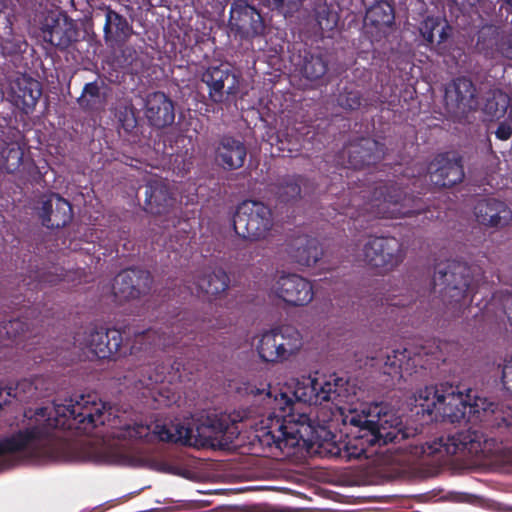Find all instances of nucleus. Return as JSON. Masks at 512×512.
I'll list each match as a JSON object with an SVG mask.
<instances>
[{
  "label": "nucleus",
  "instance_id": "obj_1",
  "mask_svg": "<svg viewBox=\"0 0 512 512\" xmlns=\"http://www.w3.org/2000/svg\"><path fill=\"white\" fill-rule=\"evenodd\" d=\"M364 394L355 383L335 374L292 378L285 384V391L273 398V407L279 413L260 422L256 437L262 445L274 446L287 455L295 447L313 445L325 432L327 419L313 420L314 409L310 406L331 402L344 424L358 428L355 438L338 450L340 457L361 458L368 446L406 438L396 413L383 403L362 402Z\"/></svg>",
  "mask_w": 512,
  "mask_h": 512
},
{
  "label": "nucleus",
  "instance_id": "obj_2",
  "mask_svg": "<svg viewBox=\"0 0 512 512\" xmlns=\"http://www.w3.org/2000/svg\"><path fill=\"white\" fill-rule=\"evenodd\" d=\"M57 429L101 438L104 447L95 456L98 460L126 464L124 454L113 439H146L151 426L129 420L124 414L114 415L97 395L85 394L45 407L29 408L24 412L23 428L0 440V470L19 459L60 460L51 437Z\"/></svg>",
  "mask_w": 512,
  "mask_h": 512
},
{
  "label": "nucleus",
  "instance_id": "obj_3",
  "mask_svg": "<svg viewBox=\"0 0 512 512\" xmlns=\"http://www.w3.org/2000/svg\"><path fill=\"white\" fill-rule=\"evenodd\" d=\"M415 402L423 412L454 422L477 424L487 421L494 413L496 405L486 398L479 397L471 390L464 393L452 386L425 387L415 395Z\"/></svg>",
  "mask_w": 512,
  "mask_h": 512
},
{
  "label": "nucleus",
  "instance_id": "obj_4",
  "mask_svg": "<svg viewBox=\"0 0 512 512\" xmlns=\"http://www.w3.org/2000/svg\"><path fill=\"white\" fill-rule=\"evenodd\" d=\"M150 426L149 441H170L190 446L222 447L238 434L229 415L215 412L201 415L193 424L177 423L167 427L156 422Z\"/></svg>",
  "mask_w": 512,
  "mask_h": 512
},
{
  "label": "nucleus",
  "instance_id": "obj_5",
  "mask_svg": "<svg viewBox=\"0 0 512 512\" xmlns=\"http://www.w3.org/2000/svg\"><path fill=\"white\" fill-rule=\"evenodd\" d=\"M304 347L301 331L292 325H282L258 337L255 349L259 358L267 363L279 364L297 357Z\"/></svg>",
  "mask_w": 512,
  "mask_h": 512
},
{
  "label": "nucleus",
  "instance_id": "obj_6",
  "mask_svg": "<svg viewBox=\"0 0 512 512\" xmlns=\"http://www.w3.org/2000/svg\"><path fill=\"white\" fill-rule=\"evenodd\" d=\"M480 276L479 269L465 263L451 262L437 270L434 284L444 303L454 306L465 301L468 294L474 291Z\"/></svg>",
  "mask_w": 512,
  "mask_h": 512
},
{
  "label": "nucleus",
  "instance_id": "obj_7",
  "mask_svg": "<svg viewBox=\"0 0 512 512\" xmlns=\"http://www.w3.org/2000/svg\"><path fill=\"white\" fill-rule=\"evenodd\" d=\"M233 225L235 232L242 238H265L273 226L272 212L261 202L247 200L238 206Z\"/></svg>",
  "mask_w": 512,
  "mask_h": 512
},
{
  "label": "nucleus",
  "instance_id": "obj_8",
  "mask_svg": "<svg viewBox=\"0 0 512 512\" xmlns=\"http://www.w3.org/2000/svg\"><path fill=\"white\" fill-rule=\"evenodd\" d=\"M367 265L390 271L396 268L405 258L403 244L394 237L369 238L358 255Z\"/></svg>",
  "mask_w": 512,
  "mask_h": 512
},
{
  "label": "nucleus",
  "instance_id": "obj_9",
  "mask_svg": "<svg viewBox=\"0 0 512 512\" xmlns=\"http://www.w3.org/2000/svg\"><path fill=\"white\" fill-rule=\"evenodd\" d=\"M271 293L292 306L309 304L314 298L312 284L296 274H282L272 284Z\"/></svg>",
  "mask_w": 512,
  "mask_h": 512
},
{
  "label": "nucleus",
  "instance_id": "obj_10",
  "mask_svg": "<svg viewBox=\"0 0 512 512\" xmlns=\"http://www.w3.org/2000/svg\"><path fill=\"white\" fill-rule=\"evenodd\" d=\"M78 346L99 359L114 357L122 344L121 333L116 329L86 331L76 339Z\"/></svg>",
  "mask_w": 512,
  "mask_h": 512
},
{
  "label": "nucleus",
  "instance_id": "obj_11",
  "mask_svg": "<svg viewBox=\"0 0 512 512\" xmlns=\"http://www.w3.org/2000/svg\"><path fill=\"white\" fill-rule=\"evenodd\" d=\"M40 28L44 41L60 48L67 47L77 36L74 23L57 10L42 15Z\"/></svg>",
  "mask_w": 512,
  "mask_h": 512
},
{
  "label": "nucleus",
  "instance_id": "obj_12",
  "mask_svg": "<svg viewBox=\"0 0 512 512\" xmlns=\"http://www.w3.org/2000/svg\"><path fill=\"white\" fill-rule=\"evenodd\" d=\"M202 81L208 86L209 96L216 103L228 100L239 90L238 76L226 65L209 67L203 73Z\"/></svg>",
  "mask_w": 512,
  "mask_h": 512
},
{
  "label": "nucleus",
  "instance_id": "obj_13",
  "mask_svg": "<svg viewBox=\"0 0 512 512\" xmlns=\"http://www.w3.org/2000/svg\"><path fill=\"white\" fill-rule=\"evenodd\" d=\"M41 95L40 82L27 75H19L13 78L7 91L11 103L25 113L34 109Z\"/></svg>",
  "mask_w": 512,
  "mask_h": 512
},
{
  "label": "nucleus",
  "instance_id": "obj_14",
  "mask_svg": "<svg viewBox=\"0 0 512 512\" xmlns=\"http://www.w3.org/2000/svg\"><path fill=\"white\" fill-rule=\"evenodd\" d=\"M151 285L150 274L142 270H126L118 274L113 293L120 300H129L146 294Z\"/></svg>",
  "mask_w": 512,
  "mask_h": 512
},
{
  "label": "nucleus",
  "instance_id": "obj_15",
  "mask_svg": "<svg viewBox=\"0 0 512 512\" xmlns=\"http://www.w3.org/2000/svg\"><path fill=\"white\" fill-rule=\"evenodd\" d=\"M418 365H421L419 355L406 348L395 349L386 353L381 370L392 379H401L405 374L410 375Z\"/></svg>",
  "mask_w": 512,
  "mask_h": 512
},
{
  "label": "nucleus",
  "instance_id": "obj_16",
  "mask_svg": "<svg viewBox=\"0 0 512 512\" xmlns=\"http://www.w3.org/2000/svg\"><path fill=\"white\" fill-rule=\"evenodd\" d=\"M230 26L232 30L245 37L257 35L263 30L260 14L246 3H235L230 11Z\"/></svg>",
  "mask_w": 512,
  "mask_h": 512
},
{
  "label": "nucleus",
  "instance_id": "obj_17",
  "mask_svg": "<svg viewBox=\"0 0 512 512\" xmlns=\"http://www.w3.org/2000/svg\"><path fill=\"white\" fill-rule=\"evenodd\" d=\"M145 116L157 128L169 126L175 119L174 104L162 92L151 93L146 97Z\"/></svg>",
  "mask_w": 512,
  "mask_h": 512
},
{
  "label": "nucleus",
  "instance_id": "obj_18",
  "mask_svg": "<svg viewBox=\"0 0 512 512\" xmlns=\"http://www.w3.org/2000/svg\"><path fill=\"white\" fill-rule=\"evenodd\" d=\"M408 200L402 197V192L397 188L386 189V193L382 189L375 193L371 203V208L376 216L380 217H401L410 214V210L405 208L403 201Z\"/></svg>",
  "mask_w": 512,
  "mask_h": 512
},
{
  "label": "nucleus",
  "instance_id": "obj_19",
  "mask_svg": "<svg viewBox=\"0 0 512 512\" xmlns=\"http://www.w3.org/2000/svg\"><path fill=\"white\" fill-rule=\"evenodd\" d=\"M394 22V13L391 5L381 1L371 6L365 16V28L367 33L376 40L386 36Z\"/></svg>",
  "mask_w": 512,
  "mask_h": 512
},
{
  "label": "nucleus",
  "instance_id": "obj_20",
  "mask_svg": "<svg viewBox=\"0 0 512 512\" xmlns=\"http://www.w3.org/2000/svg\"><path fill=\"white\" fill-rule=\"evenodd\" d=\"M40 217L45 226L59 228L65 226L72 218V209L64 198L52 194L42 200Z\"/></svg>",
  "mask_w": 512,
  "mask_h": 512
},
{
  "label": "nucleus",
  "instance_id": "obj_21",
  "mask_svg": "<svg viewBox=\"0 0 512 512\" xmlns=\"http://www.w3.org/2000/svg\"><path fill=\"white\" fill-rule=\"evenodd\" d=\"M474 86L467 78H458L446 88L445 102L447 108L454 114L464 113L472 108Z\"/></svg>",
  "mask_w": 512,
  "mask_h": 512
},
{
  "label": "nucleus",
  "instance_id": "obj_22",
  "mask_svg": "<svg viewBox=\"0 0 512 512\" xmlns=\"http://www.w3.org/2000/svg\"><path fill=\"white\" fill-rule=\"evenodd\" d=\"M477 220L490 227H505L512 221V211L501 201L483 200L475 207Z\"/></svg>",
  "mask_w": 512,
  "mask_h": 512
},
{
  "label": "nucleus",
  "instance_id": "obj_23",
  "mask_svg": "<svg viewBox=\"0 0 512 512\" xmlns=\"http://www.w3.org/2000/svg\"><path fill=\"white\" fill-rule=\"evenodd\" d=\"M430 180L439 187H450L462 181L463 167L457 160L437 159L429 167Z\"/></svg>",
  "mask_w": 512,
  "mask_h": 512
},
{
  "label": "nucleus",
  "instance_id": "obj_24",
  "mask_svg": "<svg viewBox=\"0 0 512 512\" xmlns=\"http://www.w3.org/2000/svg\"><path fill=\"white\" fill-rule=\"evenodd\" d=\"M246 158V148L238 140L223 138L216 149V162L225 169L240 168Z\"/></svg>",
  "mask_w": 512,
  "mask_h": 512
},
{
  "label": "nucleus",
  "instance_id": "obj_25",
  "mask_svg": "<svg viewBox=\"0 0 512 512\" xmlns=\"http://www.w3.org/2000/svg\"><path fill=\"white\" fill-rule=\"evenodd\" d=\"M173 205L168 186L161 180L148 183L145 190V209L151 214H162Z\"/></svg>",
  "mask_w": 512,
  "mask_h": 512
},
{
  "label": "nucleus",
  "instance_id": "obj_26",
  "mask_svg": "<svg viewBox=\"0 0 512 512\" xmlns=\"http://www.w3.org/2000/svg\"><path fill=\"white\" fill-rule=\"evenodd\" d=\"M383 155V149L378 142L363 139L361 143L351 145L348 149L349 163L354 168L370 165L379 160Z\"/></svg>",
  "mask_w": 512,
  "mask_h": 512
},
{
  "label": "nucleus",
  "instance_id": "obj_27",
  "mask_svg": "<svg viewBox=\"0 0 512 512\" xmlns=\"http://www.w3.org/2000/svg\"><path fill=\"white\" fill-rule=\"evenodd\" d=\"M463 443L471 454L489 457L500 451V444L479 430L469 429Z\"/></svg>",
  "mask_w": 512,
  "mask_h": 512
},
{
  "label": "nucleus",
  "instance_id": "obj_28",
  "mask_svg": "<svg viewBox=\"0 0 512 512\" xmlns=\"http://www.w3.org/2000/svg\"><path fill=\"white\" fill-rule=\"evenodd\" d=\"M322 255L318 242L314 239L300 238L296 241L292 257L303 266H312Z\"/></svg>",
  "mask_w": 512,
  "mask_h": 512
},
{
  "label": "nucleus",
  "instance_id": "obj_29",
  "mask_svg": "<svg viewBox=\"0 0 512 512\" xmlns=\"http://www.w3.org/2000/svg\"><path fill=\"white\" fill-rule=\"evenodd\" d=\"M450 30L446 21L436 17H427L420 28L422 36L431 45L442 44L449 37Z\"/></svg>",
  "mask_w": 512,
  "mask_h": 512
},
{
  "label": "nucleus",
  "instance_id": "obj_30",
  "mask_svg": "<svg viewBox=\"0 0 512 512\" xmlns=\"http://www.w3.org/2000/svg\"><path fill=\"white\" fill-rule=\"evenodd\" d=\"M24 155V147L19 142L7 144L0 151V169L8 173L19 171L25 162Z\"/></svg>",
  "mask_w": 512,
  "mask_h": 512
},
{
  "label": "nucleus",
  "instance_id": "obj_31",
  "mask_svg": "<svg viewBox=\"0 0 512 512\" xmlns=\"http://www.w3.org/2000/svg\"><path fill=\"white\" fill-rule=\"evenodd\" d=\"M502 37L497 28L493 26L483 27L479 31L477 49L487 57L494 58L499 53Z\"/></svg>",
  "mask_w": 512,
  "mask_h": 512
},
{
  "label": "nucleus",
  "instance_id": "obj_32",
  "mask_svg": "<svg viewBox=\"0 0 512 512\" xmlns=\"http://www.w3.org/2000/svg\"><path fill=\"white\" fill-rule=\"evenodd\" d=\"M485 111L496 119L506 115L510 119L512 117V100L508 94L502 91H496L492 99L487 101Z\"/></svg>",
  "mask_w": 512,
  "mask_h": 512
},
{
  "label": "nucleus",
  "instance_id": "obj_33",
  "mask_svg": "<svg viewBox=\"0 0 512 512\" xmlns=\"http://www.w3.org/2000/svg\"><path fill=\"white\" fill-rule=\"evenodd\" d=\"M199 290L208 295H217L224 292L228 286V277L222 272L209 273L197 282Z\"/></svg>",
  "mask_w": 512,
  "mask_h": 512
},
{
  "label": "nucleus",
  "instance_id": "obj_34",
  "mask_svg": "<svg viewBox=\"0 0 512 512\" xmlns=\"http://www.w3.org/2000/svg\"><path fill=\"white\" fill-rule=\"evenodd\" d=\"M165 379L163 370L158 367H147L140 372V375L134 381L136 389L146 388L153 390L155 385L162 383Z\"/></svg>",
  "mask_w": 512,
  "mask_h": 512
},
{
  "label": "nucleus",
  "instance_id": "obj_35",
  "mask_svg": "<svg viewBox=\"0 0 512 512\" xmlns=\"http://www.w3.org/2000/svg\"><path fill=\"white\" fill-rule=\"evenodd\" d=\"M327 71V63L321 56H311L303 67L304 75L311 80L321 78Z\"/></svg>",
  "mask_w": 512,
  "mask_h": 512
},
{
  "label": "nucleus",
  "instance_id": "obj_36",
  "mask_svg": "<svg viewBox=\"0 0 512 512\" xmlns=\"http://www.w3.org/2000/svg\"><path fill=\"white\" fill-rule=\"evenodd\" d=\"M79 103L81 106L87 108H95L99 105L101 103L99 87L94 83L86 84L83 93L79 98Z\"/></svg>",
  "mask_w": 512,
  "mask_h": 512
},
{
  "label": "nucleus",
  "instance_id": "obj_37",
  "mask_svg": "<svg viewBox=\"0 0 512 512\" xmlns=\"http://www.w3.org/2000/svg\"><path fill=\"white\" fill-rule=\"evenodd\" d=\"M268 5L284 16L291 15L301 7L302 0H266Z\"/></svg>",
  "mask_w": 512,
  "mask_h": 512
},
{
  "label": "nucleus",
  "instance_id": "obj_38",
  "mask_svg": "<svg viewBox=\"0 0 512 512\" xmlns=\"http://www.w3.org/2000/svg\"><path fill=\"white\" fill-rule=\"evenodd\" d=\"M338 17L336 13L325 9L318 13V24L324 31H330L337 25Z\"/></svg>",
  "mask_w": 512,
  "mask_h": 512
},
{
  "label": "nucleus",
  "instance_id": "obj_39",
  "mask_svg": "<svg viewBox=\"0 0 512 512\" xmlns=\"http://www.w3.org/2000/svg\"><path fill=\"white\" fill-rule=\"evenodd\" d=\"M339 104L346 109H355L360 105V98L357 92H349L347 95H340Z\"/></svg>",
  "mask_w": 512,
  "mask_h": 512
},
{
  "label": "nucleus",
  "instance_id": "obj_40",
  "mask_svg": "<svg viewBox=\"0 0 512 512\" xmlns=\"http://www.w3.org/2000/svg\"><path fill=\"white\" fill-rule=\"evenodd\" d=\"M3 328L9 337H16L24 331L25 325L22 321L15 319L6 323Z\"/></svg>",
  "mask_w": 512,
  "mask_h": 512
},
{
  "label": "nucleus",
  "instance_id": "obj_41",
  "mask_svg": "<svg viewBox=\"0 0 512 512\" xmlns=\"http://www.w3.org/2000/svg\"><path fill=\"white\" fill-rule=\"evenodd\" d=\"M300 191L301 189L298 180H291L282 188V196L286 199L296 198L300 195Z\"/></svg>",
  "mask_w": 512,
  "mask_h": 512
},
{
  "label": "nucleus",
  "instance_id": "obj_42",
  "mask_svg": "<svg viewBox=\"0 0 512 512\" xmlns=\"http://www.w3.org/2000/svg\"><path fill=\"white\" fill-rule=\"evenodd\" d=\"M502 383L512 393V359L505 362L502 368Z\"/></svg>",
  "mask_w": 512,
  "mask_h": 512
},
{
  "label": "nucleus",
  "instance_id": "obj_43",
  "mask_svg": "<svg viewBox=\"0 0 512 512\" xmlns=\"http://www.w3.org/2000/svg\"><path fill=\"white\" fill-rule=\"evenodd\" d=\"M120 122L122 123V127L126 131L133 130L137 125L136 117L134 116V113L131 110H125L124 113L120 116Z\"/></svg>",
  "mask_w": 512,
  "mask_h": 512
},
{
  "label": "nucleus",
  "instance_id": "obj_44",
  "mask_svg": "<svg viewBox=\"0 0 512 512\" xmlns=\"http://www.w3.org/2000/svg\"><path fill=\"white\" fill-rule=\"evenodd\" d=\"M512 135V122L511 121H505L499 124L497 130H496V136L500 140H507Z\"/></svg>",
  "mask_w": 512,
  "mask_h": 512
},
{
  "label": "nucleus",
  "instance_id": "obj_45",
  "mask_svg": "<svg viewBox=\"0 0 512 512\" xmlns=\"http://www.w3.org/2000/svg\"><path fill=\"white\" fill-rule=\"evenodd\" d=\"M501 301L504 313L506 314L509 323L512 325V293L503 295Z\"/></svg>",
  "mask_w": 512,
  "mask_h": 512
},
{
  "label": "nucleus",
  "instance_id": "obj_46",
  "mask_svg": "<svg viewBox=\"0 0 512 512\" xmlns=\"http://www.w3.org/2000/svg\"><path fill=\"white\" fill-rule=\"evenodd\" d=\"M116 22L121 24L122 23V18L117 13H115V12H112V11L107 12V14H106V23H105V26H104V31H105L106 36L111 31V25L116 23Z\"/></svg>",
  "mask_w": 512,
  "mask_h": 512
},
{
  "label": "nucleus",
  "instance_id": "obj_47",
  "mask_svg": "<svg viewBox=\"0 0 512 512\" xmlns=\"http://www.w3.org/2000/svg\"><path fill=\"white\" fill-rule=\"evenodd\" d=\"M499 54H501L504 57L512 59V41L509 43L502 42L500 50H499Z\"/></svg>",
  "mask_w": 512,
  "mask_h": 512
},
{
  "label": "nucleus",
  "instance_id": "obj_48",
  "mask_svg": "<svg viewBox=\"0 0 512 512\" xmlns=\"http://www.w3.org/2000/svg\"><path fill=\"white\" fill-rule=\"evenodd\" d=\"M508 428L510 432L512 433V419L508 422Z\"/></svg>",
  "mask_w": 512,
  "mask_h": 512
},
{
  "label": "nucleus",
  "instance_id": "obj_49",
  "mask_svg": "<svg viewBox=\"0 0 512 512\" xmlns=\"http://www.w3.org/2000/svg\"><path fill=\"white\" fill-rule=\"evenodd\" d=\"M469 2V4H474V1H471V0H467Z\"/></svg>",
  "mask_w": 512,
  "mask_h": 512
},
{
  "label": "nucleus",
  "instance_id": "obj_50",
  "mask_svg": "<svg viewBox=\"0 0 512 512\" xmlns=\"http://www.w3.org/2000/svg\"><path fill=\"white\" fill-rule=\"evenodd\" d=\"M267 396H268V398H271V393H270V392H268V393H267Z\"/></svg>",
  "mask_w": 512,
  "mask_h": 512
},
{
  "label": "nucleus",
  "instance_id": "obj_51",
  "mask_svg": "<svg viewBox=\"0 0 512 512\" xmlns=\"http://www.w3.org/2000/svg\"><path fill=\"white\" fill-rule=\"evenodd\" d=\"M508 2L512 4V0H508Z\"/></svg>",
  "mask_w": 512,
  "mask_h": 512
}]
</instances>
